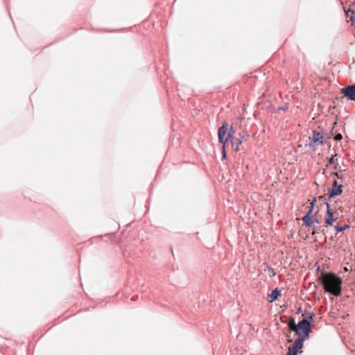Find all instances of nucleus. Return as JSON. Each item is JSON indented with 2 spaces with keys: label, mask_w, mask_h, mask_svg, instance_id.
<instances>
[{
  "label": "nucleus",
  "mask_w": 355,
  "mask_h": 355,
  "mask_svg": "<svg viewBox=\"0 0 355 355\" xmlns=\"http://www.w3.org/2000/svg\"><path fill=\"white\" fill-rule=\"evenodd\" d=\"M322 283L326 292L336 297L341 295L343 281L335 273L324 274L322 279Z\"/></svg>",
  "instance_id": "1"
},
{
  "label": "nucleus",
  "mask_w": 355,
  "mask_h": 355,
  "mask_svg": "<svg viewBox=\"0 0 355 355\" xmlns=\"http://www.w3.org/2000/svg\"><path fill=\"white\" fill-rule=\"evenodd\" d=\"M289 327L295 331L298 338H301L302 340L309 337L311 329V321L305 320V318L300 320L297 324H295V320L292 319L289 323Z\"/></svg>",
  "instance_id": "2"
},
{
  "label": "nucleus",
  "mask_w": 355,
  "mask_h": 355,
  "mask_svg": "<svg viewBox=\"0 0 355 355\" xmlns=\"http://www.w3.org/2000/svg\"><path fill=\"white\" fill-rule=\"evenodd\" d=\"M311 142L309 146L312 148L313 150H315L316 146L323 145L324 144V137L322 132L313 131L312 137L309 138Z\"/></svg>",
  "instance_id": "3"
},
{
  "label": "nucleus",
  "mask_w": 355,
  "mask_h": 355,
  "mask_svg": "<svg viewBox=\"0 0 355 355\" xmlns=\"http://www.w3.org/2000/svg\"><path fill=\"white\" fill-rule=\"evenodd\" d=\"M341 93L343 94L348 100L355 101V84L342 88Z\"/></svg>",
  "instance_id": "4"
},
{
  "label": "nucleus",
  "mask_w": 355,
  "mask_h": 355,
  "mask_svg": "<svg viewBox=\"0 0 355 355\" xmlns=\"http://www.w3.org/2000/svg\"><path fill=\"white\" fill-rule=\"evenodd\" d=\"M327 212L324 216V222L327 225H332L334 222L337 220L338 216L334 215V213L330 209V205L328 202H326Z\"/></svg>",
  "instance_id": "5"
},
{
  "label": "nucleus",
  "mask_w": 355,
  "mask_h": 355,
  "mask_svg": "<svg viewBox=\"0 0 355 355\" xmlns=\"http://www.w3.org/2000/svg\"><path fill=\"white\" fill-rule=\"evenodd\" d=\"M343 193V185L338 184L336 180L334 181L332 188L329 191V198H333Z\"/></svg>",
  "instance_id": "6"
},
{
  "label": "nucleus",
  "mask_w": 355,
  "mask_h": 355,
  "mask_svg": "<svg viewBox=\"0 0 355 355\" xmlns=\"http://www.w3.org/2000/svg\"><path fill=\"white\" fill-rule=\"evenodd\" d=\"M303 341L301 338H297L295 340L292 347L289 348L287 355H297L298 350L303 347Z\"/></svg>",
  "instance_id": "7"
},
{
  "label": "nucleus",
  "mask_w": 355,
  "mask_h": 355,
  "mask_svg": "<svg viewBox=\"0 0 355 355\" xmlns=\"http://www.w3.org/2000/svg\"><path fill=\"white\" fill-rule=\"evenodd\" d=\"M316 201L315 199H314L312 202H311V207L309 208L308 212L304 216V217L302 218V220L304 223V225L307 227H311L312 225H313V220H311V214L313 211V204L314 202Z\"/></svg>",
  "instance_id": "8"
},
{
  "label": "nucleus",
  "mask_w": 355,
  "mask_h": 355,
  "mask_svg": "<svg viewBox=\"0 0 355 355\" xmlns=\"http://www.w3.org/2000/svg\"><path fill=\"white\" fill-rule=\"evenodd\" d=\"M228 130V124L226 122H224L223 125L218 128V141L220 143L224 144V141L225 138L224 137L226 135Z\"/></svg>",
  "instance_id": "9"
},
{
  "label": "nucleus",
  "mask_w": 355,
  "mask_h": 355,
  "mask_svg": "<svg viewBox=\"0 0 355 355\" xmlns=\"http://www.w3.org/2000/svg\"><path fill=\"white\" fill-rule=\"evenodd\" d=\"M234 130L233 129L232 125H231L228 132L227 137L225 138L224 141V145L229 144L230 143L232 144V146H234Z\"/></svg>",
  "instance_id": "10"
},
{
  "label": "nucleus",
  "mask_w": 355,
  "mask_h": 355,
  "mask_svg": "<svg viewBox=\"0 0 355 355\" xmlns=\"http://www.w3.org/2000/svg\"><path fill=\"white\" fill-rule=\"evenodd\" d=\"M280 295V291L278 288H275L272 290L271 293L268 295L267 300L269 302H272L275 301Z\"/></svg>",
  "instance_id": "11"
},
{
  "label": "nucleus",
  "mask_w": 355,
  "mask_h": 355,
  "mask_svg": "<svg viewBox=\"0 0 355 355\" xmlns=\"http://www.w3.org/2000/svg\"><path fill=\"white\" fill-rule=\"evenodd\" d=\"M243 141V137L240 135L238 138H234V146L232 147L236 151L240 150L239 146L241 144Z\"/></svg>",
  "instance_id": "12"
},
{
  "label": "nucleus",
  "mask_w": 355,
  "mask_h": 355,
  "mask_svg": "<svg viewBox=\"0 0 355 355\" xmlns=\"http://www.w3.org/2000/svg\"><path fill=\"white\" fill-rule=\"evenodd\" d=\"M354 13L355 12L352 9H348L346 12V15H347V17H349V21H351L352 25H354L355 21L354 16Z\"/></svg>",
  "instance_id": "13"
},
{
  "label": "nucleus",
  "mask_w": 355,
  "mask_h": 355,
  "mask_svg": "<svg viewBox=\"0 0 355 355\" xmlns=\"http://www.w3.org/2000/svg\"><path fill=\"white\" fill-rule=\"evenodd\" d=\"M350 227L349 225L345 224L343 226H340L339 225H336L334 226L335 230L337 232H341L345 230H347Z\"/></svg>",
  "instance_id": "14"
},
{
  "label": "nucleus",
  "mask_w": 355,
  "mask_h": 355,
  "mask_svg": "<svg viewBox=\"0 0 355 355\" xmlns=\"http://www.w3.org/2000/svg\"><path fill=\"white\" fill-rule=\"evenodd\" d=\"M304 317H306L305 320H310L311 324L312 323L313 318L314 317V313L311 312L306 313L303 314Z\"/></svg>",
  "instance_id": "15"
},
{
  "label": "nucleus",
  "mask_w": 355,
  "mask_h": 355,
  "mask_svg": "<svg viewBox=\"0 0 355 355\" xmlns=\"http://www.w3.org/2000/svg\"><path fill=\"white\" fill-rule=\"evenodd\" d=\"M335 156H336V155H332L331 157L327 158V163H328V164H334V162H335Z\"/></svg>",
  "instance_id": "16"
},
{
  "label": "nucleus",
  "mask_w": 355,
  "mask_h": 355,
  "mask_svg": "<svg viewBox=\"0 0 355 355\" xmlns=\"http://www.w3.org/2000/svg\"><path fill=\"white\" fill-rule=\"evenodd\" d=\"M268 271L271 273L272 276H275L276 275V272H275L274 269L268 267Z\"/></svg>",
  "instance_id": "17"
},
{
  "label": "nucleus",
  "mask_w": 355,
  "mask_h": 355,
  "mask_svg": "<svg viewBox=\"0 0 355 355\" xmlns=\"http://www.w3.org/2000/svg\"><path fill=\"white\" fill-rule=\"evenodd\" d=\"M225 145L223 144V146H222V148H223L222 154H223V158H225L226 157V153H225Z\"/></svg>",
  "instance_id": "18"
},
{
  "label": "nucleus",
  "mask_w": 355,
  "mask_h": 355,
  "mask_svg": "<svg viewBox=\"0 0 355 355\" xmlns=\"http://www.w3.org/2000/svg\"><path fill=\"white\" fill-rule=\"evenodd\" d=\"M311 220H313V223H319L318 220L316 218H311Z\"/></svg>",
  "instance_id": "19"
},
{
  "label": "nucleus",
  "mask_w": 355,
  "mask_h": 355,
  "mask_svg": "<svg viewBox=\"0 0 355 355\" xmlns=\"http://www.w3.org/2000/svg\"><path fill=\"white\" fill-rule=\"evenodd\" d=\"M313 231H312V234H315L317 233L316 230H315V227L314 226H313Z\"/></svg>",
  "instance_id": "20"
},
{
  "label": "nucleus",
  "mask_w": 355,
  "mask_h": 355,
  "mask_svg": "<svg viewBox=\"0 0 355 355\" xmlns=\"http://www.w3.org/2000/svg\"><path fill=\"white\" fill-rule=\"evenodd\" d=\"M334 175L336 176L338 178H339L338 173H333Z\"/></svg>",
  "instance_id": "21"
}]
</instances>
